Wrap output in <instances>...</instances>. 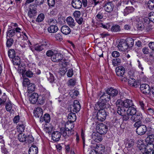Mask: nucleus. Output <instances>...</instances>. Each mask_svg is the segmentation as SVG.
Returning a JSON list of instances; mask_svg holds the SVG:
<instances>
[{
	"mask_svg": "<svg viewBox=\"0 0 154 154\" xmlns=\"http://www.w3.org/2000/svg\"><path fill=\"white\" fill-rule=\"evenodd\" d=\"M106 92H107L110 97H116L118 94L119 93V91L118 90L112 88H108L106 91Z\"/></svg>",
	"mask_w": 154,
	"mask_h": 154,
	"instance_id": "12",
	"label": "nucleus"
},
{
	"mask_svg": "<svg viewBox=\"0 0 154 154\" xmlns=\"http://www.w3.org/2000/svg\"><path fill=\"white\" fill-rule=\"evenodd\" d=\"M37 7V6L35 4H32L30 5L28 13V16L30 18L33 17L36 15Z\"/></svg>",
	"mask_w": 154,
	"mask_h": 154,
	"instance_id": "6",
	"label": "nucleus"
},
{
	"mask_svg": "<svg viewBox=\"0 0 154 154\" xmlns=\"http://www.w3.org/2000/svg\"><path fill=\"white\" fill-rule=\"evenodd\" d=\"M74 16L76 18H79L81 15V13L79 11H76L73 13Z\"/></svg>",
	"mask_w": 154,
	"mask_h": 154,
	"instance_id": "63",
	"label": "nucleus"
},
{
	"mask_svg": "<svg viewBox=\"0 0 154 154\" xmlns=\"http://www.w3.org/2000/svg\"><path fill=\"white\" fill-rule=\"evenodd\" d=\"M13 105L11 104L10 101L7 102L5 105L6 110L11 113H13L14 111V109H13Z\"/></svg>",
	"mask_w": 154,
	"mask_h": 154,
	"instance_id": "21",
	"label": "nucleus"
},
{
	"mask_svg": "<svg viewBox=\"0 0 154 154\" xmlns=\"http://www.w3.org/2000/svg\"><path fill=\"white\" fill-rule=\"evenodd\" d=\"M121 63V60L119 58L113 59L112 61V64L114 66L119 65Z\"/></svg>",
	"mask_w": 154,
	"mask_h": 154,
	"instance_id": "51",
	"label": "nucleus"
},
{
	"mask_svg": "<svg viewBox=\"0 0 154 154\" xmlns=\"http://www.w3.org/2000/svg\"><path fill=\"white\" fill-rule=\"evenodd\" d=\"M8 55L10 58H13L15 57V53L14 50L13 49H10L8 51Z\"/></svg>",
	"mask_w": 154,
	"mask_h": 154,
	"instance_id": "43",
	"label": "nucleus"
},
{
	"mask_svg": "<svg viewBox=\"0 0 154 154\" xmlns=\"http://www.w3.org/2000/svg\"><path fill=\"white\" fill-rule=\"evenodd\" d=\"M61 60V64L62 66V67H67V60L66 59L62 58V57Z\"/></svg>",
	"mask_w": 154,
	"mask_h": 154,
	"instance_id": "58",
	"label": "nucleus"
},
{
	"mask_svg": "<svg viewBox=\"0 0 154 154\" xmlns=\"http://www.w3.org/2000/svg\"><path fill=\"white\" fill-rule=\"evenodd\" d=\"M43 121L44 120L45 122L48 123L50 120V115L48 114H45L43 118Z\"/></svg>",
	"mask_w": 154,
	"mask_h": 154,
	"instance_id": "52",
	"label": "nucleus"
},
{
	"mask_svg": "<svg viewBox=\"0 0 154 154\" xmlns=\"http://www.w3.org/2000/svg\"><path fill=\"white\" fill-rule=\"evenodd\" d=\"M62 55L59 53H54L52 56L51 57V60L55 62H58L62 59Z\"/></svg>",
	"mask_w": 154,
	"mask_h": 154,
	"instance_id": "14",
	"label": "nucleus"
},
{
	"mask_svg": "<svg viewBox=\"0 0 154 154\" xmlns=\"http://www.w3.org/2000/svg\"><path fill=\"white\" fill-rule=\"evenodd\" d=\"M71 4L72 7L76 9H79L82 7V2L80 0H73Z\"/></svg>",
	"mask_w": 154,
	"mask_h": 154,
	"instance_id": "15",
	"label": "nucleus"
},
{
	"mask_svg": "<svg viewBox=\"0 0 154 154\" xmlns=\"http://www.w3.org/2000/svg\"><path fill=\"white\" fill-rule=\"evenodd\" d=\"M42 47H43V49L44 48H48L51 45L50 42L48 41L45 40L42 42V44L41 45Z\"/></svg>",
	"mask_w": 154,
	"mask_h": 154,
	"instance_id": "39",
	"label": "nucleus"
},
{
	"mask_svg": "<svg viewBox=\"0 0 154 154\" xmlns=\"http://www.w3.org/2000/svg\"><path fill=\"white\" fill-rule=\"evenodd\" d=\"M48 32L51 33L56 32L58 30V28L56 25H53L50 26L48 29Z\"/></svg>",
	"mask_w": 154,
	"mask_h": 154,
	"instance_id": "30",
	"label": "nucleus"
},
{
	"mask_svg": "<svg viewBox=\"0 0 154 154\" xmlns=\"http://www.w3.org/2000/svg\"><path fill=\"white\" fill-rule=\"evenodd\" d=\"M138 122H136L134 125L135 127H137L136 132L139 135L144 134L146 131V126L144 125H140L141 124H138Z\"/></svg>",
	"mask_w": 154,
	"mask_h": 154,
	"instance_id": "3",
	"label": "nucleus"
},
{
	"mask_svg": "<svg viewBox=\"0 0 154 154\" xmlns=\"http://www.w3.org/2000/svg\"><path fill=\"white\" fill-rule=\"evenodd\" d=\"M38 152V148L35 145L32 146L29 150V154H37Z\"/></svg>",
	"mask_w": 154,
	"mask_h": 154,
	"instance_id": "26",
	"label": "nucleus"
},
{
	"mask_svg": "<svg viewBox=\"0 0 154 154\" xmlns=\"http://www.w3.org/2000/svg\"><path fill=\"white\" fill-rule=\"evenodd\" d=\"M116 72L117 76H122L125 73V68L122 66L117 67L115 69Z\"/></svg>",
	"mask_w": 154,
	"mask_h": 154,
	"instance_id": "13",
	"label": "nucleus"
},
{
	"mask_svg": "<svg viewBox=\"0 0 154 154\" xmlns=\"http://www.w3.org/2000/svg\"><path fill=\"white\" fill-rule=\"evenodd\" d=\"M147 7L150 10H154V0L149 1L147 3Z\"/></svg>",
	"mask_w": 154,
	"mask_h": 154,
	"instance_id": "40",
	"label": "nucleus"
},
{
	"mask_svg": "<svg viewBox=\"0 0 154 154\" xmlns=\"http://www.w3.org/2000/svg\"><path fill=\"white\" fill-rule=\"evenodd\" d=\"M35 112L36 114L35 115H37V117L39 118L40 117V121L41 122H43V117H42L43 114L42 109L40 107H38L36 108Z\"/></svg>",
	"mask_w": 154,
	"mask_h": 154,
	"instance_id": "22",
	"label": "nucleus"
},
{
	"mask_svg": "<svg viewBox=\"0 0 154 154\" xmlns=\"http://www.w3.org/2000/svg\"><path fill=\"white\" fill-rule=\"evenodd\" d=\"M118 107L117 108V111L118 113L122 116H123L125 113L126 110L121 105H116Z\"/></svg>",
	"mask_w": 154,
	"mask_h": 154,
	"instance_id": "25",
	"label": "nucleus"
},
{
	"mask_svg": "<svg viewBox=\"0 0 154 154\" xmlns=\"http://www.w3.org/2000/svg\"><path fill=\"white\" fill-rule=\"evenodd\" d=\"M116 105H121L126 108L131 107L133 105L132 101L127 99L123 101L121 100H118L116 103Z\"/></svg>",
	"mask_w": 154,
	"mask_h": 154,
	"instance_id": "4",
	"label": "nucleus"
},
{
	"mask_svg": "<svg viewBox=\"0 0 154 154\" xmlns=\"http://www.w3.org/2000/svg\"><path fill=\"white\" fill-rule=\"evenodd\" d=\"M15 32L14 29H11L8 31L7 33V38L8 37L9 38L12 37L15 35Z\"/></svg>",
	"mask_w": 154,
	"mask_h": 154,
	"instance_id": "35",
	"label": "nucleus"
},
{
	"mask_svg": "<svg viewBox=\"0 0 154 154\" xmlns=\"http://www.w3.org/2000/svg\"><path fill=\"white\" fill-rule=\"evenodd\" d=\"M96 129L97 132L100 134H105L106 133L108 130L107 127L102 123L98 124Z\"/></svg>",
	"mask_w": 154,
	"mask_h": 154,
	"instance_id": "5",
	"label": "nucleus"
},
{
	"mask_svg": "<svg viewBox=\"0 0 154 154\" xmlns=\"http://www.w3.org/2000/svg\"><path fill=\"white\" fill-rule=\"evenodd\" d=\"M96 151L98 154H102L104 152L105 147L102 144H96L95 146Z\"/></svg>",
	"mask_w": 154,
	"mask_h": 154,
	"instance_id": "18",
	"label": "nucleus"
},
{
	"mask_svg": "<svg viewBox=\"0 0 154 154\" xmlns=\"http://www.w3.org/2000/svg\"><path fill=\"white\" fill-rule=\"evenodd\" d=\"M45 97L43 95L38 96L37 100L38 103L41 105H43L45 103Z\"/></svg>",
	"mask_w": 154,
	"mask_h": 154,
	"instance_id": "34",
	"label": "nucleus"
},
{
	"mask_svg": "<svg viewBox=\"0 0 154 154\" xmlns=\"http://www.w3.org/2000/svg\"><path fill=\"white\" fill-rule=\"evenodd\" d=\"M12 59H13V63L15 64L18 65L20 63V59L18 57L15 56Z\"/></svg>",
	"mask_w": 154,
	"mask_h": 154,
	"instance_id": "53",
	"label": "nucleus"
},
{
	"mask_svg": "<svg viewBox=\"0 0 154 154\" xmlns=\"http://www.w3.org/2000/svg\"><path fill=\"white\" fill-rule=\"evenodd\" d=\"M134 11V9L132 7H127L124 10L123 14L124 15L126 16L129 13H132Z\"/></svg>",
	"mask_w": 154,
	"mask_h": 154,
	"instance_id": "32",
	"label": "nucleus"
},
{
	"mask_svg": "<svg viewBox=\"0 0 154 154\" xmlns=\"http://www.w3.org/2000/svg\"><path fill=\"white\" fill-rule=\"evenodd\" d=\"M54 53L53 51L51 50H49L46 52V55L48 57H51L53 56Z\"/></svg>",
	"mask_w": 154,
	"mask_h": 154,
	"instance_id": "64",
	"label": "nucleus"
},
{
	"mask_svg": "<svg viewBox=\"0 0 154 154\" xmlns=\"http://www.w3.org/2000/svg\"><path fill=\"white\" fill-rule=\"evenodd\" d=\"M25 129V126L24 124L22 122H20L17 126V131L20 133L23 132Z\"/></svg>",
	"mask_w": 154,
	"mask_h": 154,
	"instance_id": "28",
	"label": "nucleus"
},
{
	"mask_svg": "<svg viewBox=\"0 0 154 154\" xmlns=\"http://www.w3.org/2000/svg\"><path fill=\"white\" fill-rule=\"evenodd\" d=\"M137 26L138 30H142L144 29L145 25L142 21H139L137 24Z\"/></svg>",
	"mask_w": 154,
	"mask_h": 154,
	"instance_id": "38",
	"label": "nucleus"
},
{
	"mask_svg": "<svg viewBox=\"0 0 154 154\" xmlns=\"http://www.w3.org/2000/svg\"><path fill=\"white\" fill-rule=\"evenodd\" d=\"M35 89V85L34 84L30 83L27 86V91L29 93L34 91Z\"/></svg>",
	"mask_w": 154,
	"mask_h": 154,
	"instance_id": "36",
	"label": "nucleus"
},
{
	"mask_svg": "<svg viewBox=\"0 0 154 154\" xmlns=\"http://www.w3.org/2000/svg\"><path fill=\"white\" fill-rule=\"evenodd\" d=\"M130 45H128V44L125 41H124V42L121 41L119 43L117 47L119 51H124L128 49Z\"/></svg>",
	"mask_w": 154,
	"mask_h": 154,
	"instance_id": "8",
	"label": "nucleus"
},
{
	"mask_svg": "<svg viewBox=\"0 0 154 154\" xmlns=\"http://www.w3.org/2000/svg\"><path fill=\"white\" fill-rule=\"evenodd\" d=\"M105 102L101 101L98 103V105L99 106L100 110L103 109L107 108L109 107L110 105L108 103H106Z\"/></svg>",
	"mask_w": 154,
	"mask_h": 154,
	"instance_id": "27",
	"label": "nucleus"
},
{
	"mask_svg": "<svg viewBox=\"0 0 154 154\" xmlns=\"http://www.w3.org/2000/svg\"><path fill=\"white\" fill-rule=\"evenodd\" d=\"M76 119V116L75 113L71 112L68 115V122H74Z\"/></svg>",
	"mask_w": 154,
	"mask_h": 154,
	"instance_id": "29",
	"label": "nucleus"
},
{
	"mask_svg": "<svg viewBox=\"0 0 154 154\" xmlns=\"http://www.w3.org/2000/svg\"><path fill=\"white\" fill-rule=\"evenodd\" d=\"M92 138L94 141L97 142H100L102 140L101 136L98 133H97L92 134Z\"/></svg>",
	"mask_w": 154,
	"mask_h": 154,
	"instance_id": "20",
	"label": "nucleus"
},
{
	"mask_svg": "<svg viewBox=\"0 0 154 154\" xmlns=\"http://www.w3.org/2000/svg\"><path fill=\"white\" fill-rule=\"evenodd\" d=\"M144 142H146L143 140H140L137 142L138 147L142 152L146 151V145L145 144Z\"/></svg>",
	"mask_w": 154,
	"mask_h": 154,
	"instance_id": "10",
	"label": "nucleus"
},
{
	"mask_svg": "<svg viewBox=\"0 0 154 154\" xmlns=\"http://www.w3.org/2000/svg\"><path fill=\"white\" fill-rule=\"evenodd\" d=\"M14 42V40L12 38H7L6 45L8 47H11L13 44Z\"/></svg>",
	"mask_w": 154,
	"mask_h": 154,
	"instance_id": "48",
	"label": "nucleus"
},
{
	"mask_svg": "<svg viewBox=\"0 0 154 154\" xmlns=\"http://www.w3.org/2000/svg\"><path fill=\"white\" fill-rule=\"evenodd\" d=\"M67 67H62L60 70V72L62 75H63L66 72Z\"/></svg>",
	"mask_w": 154,
	"mask_h": 154,
	"instance_id": "62",
	"label": "nucleus"
},
{
	"mask_svg": "<svg viewBox=\"0 0 154 154\" xmlns=\"http://www.w3.org/2000/svg\"><path fill=\"white\" fill-rule=\"evenodd\" d=\"M38 97V94L35 93L31 94L30 96L29 100L30 102L32 104H35L37 101Z\"/></svg>",
	"mask_w": 154,
	"mask_h": 154,
	"instance_id": "17",
	"label": "nucleus"
},
{
	"mask_svg": "<svg viewBox=\"0 0 154 154\" xmlns=\"http://www.w3.org/2000/svg\"><path fill=\"white\" fill-rule=\"evenodd\" d=\"M120 27L118 25H115L111 28V31L114 32H118L120 30Z\"/></svg>",
	"mask_w": 154,
	"mask_h": 154,
	"instance_id": "47",
	"label": "nucleus"
},
{
	"mask_svg": "<svg viewBox=\"0 0 154 154\" xmlns=\"http://www.w3.org/2000/svg\"><path fill=\"white\" fill-rule=\"evenodd\" d=\"M154 147V145L153 143H148V144H146V151H149V150L151 151L152 150Z\"/></svg>",
	"mask_w": 154,
	"mask_h": 154,
	"instance_id": "42",
	"label": "nucleus"
},
{
	"mask_svg": "<svg viewBox=\"0 0 154 154\" xmlns=\"http://www.w3.org/2000/svg\"><path fill=\"white\" fill-rule=\"evenodd\" d=\"M25 75L28 77L32 78L34 77V74L29 69L26 71L25 73Z\"/></svg>",
	"mask_w": 154,
	"mask_h": 154,
	"instance_id": "50",
	"label": "nucleus"
},
{
	"mask_svg": "<svg viewBox=\"0 0 154 154\" xmlns=\"http://www.w3.org/2000/svg\"><path fill=\"white\" fill-rule=\"evenodd\" d=\"M147 141L149 143H152L154 141V135L152 134L146 138Z\"/></svg>",
	"mask_w": 154,
	"mask_h": 154,
	"instance_id": "57",
	"label": "nucleus"
},
{
	"mask_svg": "<svg viewBox=\"0 0 154 154\" xmlns=\"http://www.w3.org/2000/svg\"><path fill=\"white\" fill-rule=\"evenodd\" d=\"M35 50L37 51H42L43 49V47H42L41 45H36L35 46Z\"/></svg>",
	"mask_w": 154,
	"mask_h": 154,
	"instance_id": "61",
	"label": "nucleus"
},
{
	"mask_svg": "<svg viewBox=\"0 0 154 154\" xmlns=\"http://www.w3.org/2000/svg\"><path fill=\"white\" fill-rule=\"evenodd\" d=\"M69 108L70 110L75 112L79 111L81 108V106L77 100H75L74 102L70 101L69 102Z\"/></svg>",
	"mask_w": 154,
	"mask_h": 154,
	"instance_id": "2",
	"label": "nucleus"
},
{
	"mask_svg": "<svg viewBox=\"0 0 154 154\" xmlns=\"http://www.w3.org/2000/svg\"><path fill=\"white\" fill-rule=\"evenodd\" d=\"M137 112L136 109L133 107H131L128 108L127 111V113L128 115L132 116L135 114Z\"/></svg>",
	"mask_w": 154,
	"mask_h": 154,
	"instance_id": "23",
	"label": "nucleus"
},
{
	"mask_svg": "<svg viewBox=\"0 0 154 154\" xmlns=\"http://www.w3.org/2000/svg\"><path fill=\"white\" fill-rule=\"evenodd\" d=\"M114 8L113 4L111 2H109L107 3L104 7V9L106 12L111 13Z\"/></svg>",
	"mask_w": 154,
	"mask_h": 154,
	"instance_id": "16",
	"label": "nucleus"
},
{
	"mask_svg": "<svg viewBox=\"0 0 154 154\" xmlns=\"http://www.w3.org/2000/svg\"><path fill=\"white\" fill-rule=\"evenodd\" d=\"M17 138L20 142L26 143L27 136L24 134L20 133L18 135Z\"/></svg>",
	"mask_w": 154,
	"mask_h": 154,
	"instance_id": "24",
	"label": "nucleus"
},
{
	"mask_svg": "<svg viewBox=\"0 0 154 154\" xmlns=\"http://www.w3.org/2000/svg\"><path fill=\"white\" fill-rule=\"evenodd\" d=\"M76 83V80L75 79H71L68 81V85L71 87H73L75 85Z\"/></svg>",
	"mask_w": 154,
	"mask_h": 154,
	"instance_id": "45",
	"label": "nucleus"
},
{
	"mask_svg": "<svg viewBox=\"0 0 154 154\" xmlns=\"http://www.w3.org/2000/svg\"><path fill=\"white\" fill-rule=\"evenodd\" d=\"M106 111L104 110L101 109L98 112L97 118L98 120L103 121L106 119Z\"/></svg>",
	"mask_w": 154,
	"mask_h": 154,
	"instance_id": "7",
	"label": "nucleus"
},
{
	"mask_svg": "<svg viewBox=\"0 0 154 154\" xmlns=\"http://www.w3.org/2000/svg\"><path fill=\"white\" fill-rule=\"evenodd\" d=\"M149 19L150 21L154 23V12H151L149 14Z\"/></svg>",
	"mask_w": 154,
	"mask_h": 154,
	"instance_id": "59",
	"label": "nucleus"
},
{
	"mask_svg": "<svg viewBox=\"0 0 154 154\" xmlns=\"http://www.w3.org/2000/svg\"><path fill=\"white\" fill-rule=\"evenodd\" d=\"M30 83L29 80L28 79L25 78L23 79V86L26 87V86H28Z\"/></svg>",
	"mask_w": 154,
	"mask_h": 154,
	"instance_id": "55",
	"label": "nucleus"
},
{
	"mask_svg": "<svg viewBox=\"0 0 154 154\" xmlns=\"http://www.w3.org/2000/svg\"><path fill=\"white\" fill-rule=\"evenodd\" d=\"M45 16L43 14H40L38 16L36 19V21L40 22L42 21L44 19Z\"/></svg>",
	"mask_w": 154,
	"mask_h": 154,
	"instance_id": "49",
	"label": "nucleus"
},
{
	"mask_svg": "<svg viewBox=\"0 0 154 154\" xmlns=\"http://www.w3.org/2000/svg\"><path fill=\"white\" fill-rule=\"evenodd\" d=\"M128 83L129 85L132 86L137 87V83L135 81L134 79L132 78H130L128 79Z\"/></svg>",
	"mask_w": 154,
	"mask_h": 154,
	"instance_id": "33",
	"label": "nucleus"
},
{
	"mask_svg": "<svg viewBox=\"0 0 154 154\" xmlns=\"http://www.w3.org/2000/svg\"><path fill=\"white\" fill-rule=\"evenodd\" d=\"M79 94V92L77 90L74 89L72 91H71L69 92V94L70 96L73 98H75L76 97L78 96Z\"/></svg>",
	"mask_w": 154,
	"mask_h": 154,
	"instance_id": "37",
	"label": "nucleus"
},
{
	"mask_svg": "<svg viewBox=\"0 0 154 154\" xmlns=\"http://www.w3.org/2000/svg\"><path fill=\"white\" fill-rule=\"evenodd\" d=\"M66 124L65 125L64 128H61L60 129V133L59 131L54 132L52 134V138L55 142L58 141L61 137V134L64 137H66L67 131L66 127Z\"/></svg>",
	"mask_w": 154,
	"mask_h": 154,
	"instance_id": "1",
	"label": "nucleus"
},
{
	"mask_svg": "<svg viewBox=\"0 0 154 154\" xmlns=\"http://www.w3.org/2000/svg\"><path fill=\"white\" fill-rule=\"evenodd\" d=\"M65 18L63 17H61L58 18V22L61 25L64 24L65 23Z\"/></svg>",
	"mask_w": 154,
	"mask_h": 154,
	"instance_id": "56",
	"label": "nucleus"
},
{
	"mask_svg": "<svg viewBox=\"0 0 154 154\" xmlns=\"http://www.w3.org/2000/svg\"><path fill=\"white\" fill-rule=\"evenodd\" d=\"M110 99V96L109 94L106 92L100 97V100L104 102L109 101Z\"/></svg>",
	"mask_w": 154,
	"mask_h": 154,
	"instance_id": "19",
	"label": "nucleus"
},
{
	"mask_svg": "<svg viewBox=\"0 0 154 154\" xmlns=\"http://www.w3.org/2000/svg\"><path fill=\"white\" fill-rule=\"evenodd\" d=\"M48 80L51 83L54 82L55 79L53 74L49 72V75L48 76Z\"/></svg>",
	"mask_w": 154,
	"mask_h": 154,
	"instance_id": "46",
	"label": "nucleus"
},
{
	"mask_svg": "<svg viewBox=\"0 0 154 154\" xmlns=\"http://www.w3.org/2000/svg\"><path fill=\"white\" fill-rule=\"evenodd\" d=\"M69 123H68V126L69 127V128H68V136L69 135H71L74 134V131L72 129L74 127V125L72 122H69Z\"/></svg>",
	"mask_w": 154,
	"mask_h": 154,
	"instance_id": "31",
	"label": "nucleus"
},
{
	"mask_svg": "<svg viewBox=\"0 0 154 154\" xmlns=\"http://www.w3.org/2000/svg\"><path fill=\"white\" fill-rule=\"evenodd\" d=\"M143 117L142 114L140 113H137L131 116L130 120L133 122L136 121L138 122V124H141V121L143 119Z\"/></svg>",
	"mask_w": 154,
	"mask_h": 154,
	"instance_id": "9",
	"label": "nucleus"
},
{
	"mask_svg": "<svg viewBox=\"0 0 154 154\" xmlns=\"http://www.w3.org/2000/svg\"><path fill=\"white\" fill-rule=\"evenodd\" d=\"M48 23L50 26L55 25H56L57 23V20L51 18L48 20Z\"/></svg>",
	"mask_w": 154,
	"mask_h": 154,
	"instance_id": "44",
	"label": "nucleus"
},
{
	"mask_svg": "<svg viewBox=\"0 0 154 154\" xmlns=\"http://www.w3.org/2000/svg\"><path fill=\"white\" fill-rule=\"evenodd\" d=\"M61 32L64 35H67V26H63L61 28Z\"/></svg>",
	"mask_w": 154,
	"mask_h": 154,
	"instance_id": "54",
	"label": "nucleus"
},
{
	"mask_svg": "<svg viewBox=\"0 0 154 154\" xmlns=\"http://www.w3.org/2000/svg\"><path fill=\"white\" fill-rule=\"evenodd\" d=\"M68 24L71 27L75 26L74 19L71 17H68Z\"/></svg>",
	"mask_w": 154,
	"mask_h": 154,
	"instance_id": "41",
	"label": "nucleus"
},
{
	"mask_svg": "<svg viewBox=\"0 0 154 154\" xmlns=\"http://www.w3.org/2000/svg\"><path fill=\"white\" fill-rule=\"evenodd\" d=\"M140 89L144 94H149L150 92V88L149 86L146 84H143L140 85Z\"/></svg>",
	"mask_w": 154,
	"mask_h": 154,
	"instance_id": "11",
	"label": "nucleus"
},
{
	"mask_svg": "<svg viewBox=\"0 0 154 154\" xmlns=\"http://www.w3.org/2000/svg\"><path fill=\"white\" fill-rule=\"evenodd\" d=\"M33 138L31 135H28L27 136L26 143H31L34 141Z\"/></svg>",
	"mask_w": 154,
	"mask_h": 154,
	"instance_id": "60",
	"label": "nucleus"
}]
</instances>
